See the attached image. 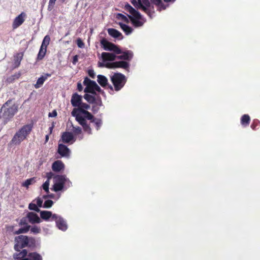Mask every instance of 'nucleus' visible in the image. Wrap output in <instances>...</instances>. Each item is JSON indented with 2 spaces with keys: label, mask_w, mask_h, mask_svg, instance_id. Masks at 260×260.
<instances>
[{
  "label": "nucleus",
  "mask_w": 260,
  "mask_h": 260,
  "mask_svg": "<svg viewBox=\"0 0 260 260\" xmlns=\"http://www.w3.org/2000/svg\"><path fill=\"white\" fill-rule=\"evenodd\" d=\"M131 3L137 9H141L143 11H147L146 8L143 7L141 0H131Z\"/></svg>",
  "instance_id": "30"
},
{
  "label": "nucleus",
  "mask_w": 260,
  "mask_h": 260,
  "mask_svg": "<svg viewBox=\"0 0 260 260\" xmlns=\"http://www.w3.org/2000/svg\"><path fill=\"white\" fill-rule=\"evenodd\" d=\"M108 88H109L111 90H113V87L111 85H108Z\"/></svg>",
  "instance_id": "63"
},
{
  "label": "nucleus",
  "mask_w": 260,
  "mask_h": 260,
  "mask_svg": "<svg viewBox=\"0 0 260 260\" xmlns=\"http://www.w3.org/2000/svg\"><path fill=\"white\" fill-rule=\"evenodd\" d=\"M27 216L23 217L21 219L19 223V225L20 226L24 225V227L20 228L18 230L14 232V234L15 235H19L20 234H24L27 233L30 228V226L28 225L27 222Z\"/></svg>",
  "instance_id": "8"
},
{
  "label": "nucleus",
  "mask_w": 260,
  "mask_h": 260,
  "mask_svg": "<svg viewBox=\"0 0 260 260\" xmlns=\"http://www.w3.org/2000/svg\"><path fill=\"white\" fill-rule=\"evenodd\" d=\"M57 152L62 157H68L70 153V149L62 144H58Z\"/></svg>",
  "instance_id": "16"
},
{
  "label": "nucleus",
  "mask_w": 260,
  "mask_h": 260,
  "mask_svg": "<svg viewBox=\"0 0 260 260\" xmlns=\"http://www.w3.org/2000/svg\"><path fill=\"white\" fill-rule=\"evenodd\" d=\"M53 204V202L52 200H48L45 201L43 207L45 208H49L52 207Z\"/></svg>",
  "instance_id": "44"
},
{
  "label": "nucleus",
  "mask_w": 260,
  "mask_h": 260,
  "mask_svg": "<svg viewBox=\"0 0 260 260\" xmlns=\"http://www.w3.org/2000/svg\"><path fill=\"white\" fill-rule=\"evenodd\" d=\"M53 218L54 219L53 221L56 222V226L59 230L64 231L67 229V224L62 217L56 214H53Z\"/></svg>",
  "instance_id": "10"
},
{
  "label": "nucleus",
  "mask_w": 260,
  "mask_h": 260,
  "mask_svg": "<svg viewBox=\"0 0 260 260\" xmlns=\"http://www.w3.org/2000/svg\"><path fill=\"white\" fill-rule=\"evenodd\" d=\"M77 89L79 91H81L83 90V87L80 82L77 83Z\"/></svg>",
  "instance_id": "58"
},
{
  "label": "nucleus",
  "mask_w": 260,
  "mask_h": 260,
  "mask_svg": "<svg viewBox=\"0 0 260 260\" xmlns=\"http://www.w3.org/2000/svg\"><path fill=\"white\" fill-rule=\"evenodd\" d=\"M57 115V112L55 110L53 111L51 113H49V117H55Z\"/></svg>",
  "instance_id": "57"
},
{
  "label": "nucleus",
  "mask_w": 260,
  "mask_h": 260,
  "mask_svg": "<svg viewBox=\"0 0 260 260\" xmlns=\"http://www.w3.org/2000/svg\"><path fill=\"white\" fill-rule=\"evenodd\" d=\"M108 32L110 36L114 38H119V37H121V39H122L123 37L120 32L118 31L117 29L114 28H108Z\"/></svg>",
  "instance_id": "27"
},
{
  "label": "nucleus",
  "mask_w": 260,
  "mask_h": 260,
  "mask_svg": "<svg viewBox=\"0 0 260 260\" xmlns=\"http://www.w3.org/2000/svg\"><path fill=\"white\" fill-rule=\"evenodd\" d=\"M120 54L121 55L117 56V59L125 60H130L133 56L132 51L130 50L122 51Z\"/></svg>",
  "instance_id": "18"
},
{
  "label": "nucleus",
  "mask_w": 260,
  "mask_h": 260,
  "mask_svg": "<svg viewBox=\"0 0 260 260\" xmlns=\"http://www.w3.org/2000/svg\"><path fill=\"white\" fill-rule=\"evenodd\" d=\"M56 0H49L47 10L51 11L53 9Z\"/></svg>",
  "instance_id": "45"
},
{
  "label": "nucleus",
  "mask_w": 260,
  "mask_h": 260,
  "mask_svg": "<svg viewBox=\"0 0 260 260\" xmlns=\"http://www.w3.org/2000/svg\"><path fill=\"white\" fill-rule=\"evenodd\" d=\"M51 76V74L46 73L45 75H42L41 77L39 78V79L37 81L36 84H35V87L36 88H39L40 87H41L44 84L45 80L48 78V77H49Z\"/></svg>",
  "instance_id": "21"
},
{
  "label": "nucleus",
  "mask_w": 260,
  "mask_h": 260,
  "mask_svg": "<svg viewBox=\"0 0 260 260\" xmlns=\"http://www.w3.org/2000/svg\"><path fill=\"white\" fill-rule=\"evenodd\" d=\"M84 98L87 102L90 104H93L97 100V98H96L94 96L86 93L84 95Z\"/></svg>",
  "instance_id": "37"
},
{
  "label": "nucleus",
  "mask_w": 260,
  "mask_h": 260,
  "mask_svg": "<svg viewBox=\"0 0 260 260\" xmlns=\"http://www.w3.org/2000/svg\"><path fill=\"white\" fill-rule=\"evenodd\" d=\"M106 66L109 69L122 68L128 71L129 68V64L125 61L121 60L108 63Z\"/></svg>",
  "instance_id": "9"
},
{
  "label": "nucleus",
  "mask_w": 260,
  "mask_h": 260,
  "mask_svg": "<svg viewBox=\"0 0 260 260\" xmlns=\"http://www.w3.org/2000/svg\"><path fill=\"white\" fill-rule=\"evenodd\" d=\"M18 107L16 104H13L9 108H1L0 109V118L3 119V124H6L18 112Z\"/></svg>",
  "instance_id": "4"
},
{
  "label": "nucleus",
  "mask_w": 260,
  "mask_h": 260,
  "mask_svg": "<svg viewBox=\"0 0 260 260\" xmlns=\"http://www.w3.org/2000/svg\"><path fill=\"white\" fill-rule=\"evenodd\" d=\"M116 54L114 53L103 52L101 57L104 61H114L117 59Z\"/></svg>",
  "instance_id": "19"
},
{
  "label": "nucleus",
  "mask_w": 260,
  "mask_h": 260,
  "mask_svg": "<svg viewBox=\"0 0 260 260\" xmlns=\"http://www.w3.org/2000/svg\"><path fill=\"white\" fill-rule=\"evenodd\" d=\"M151 2L154 5L157 6L160 10H165L166 7L162 3L161 0H150Z\"/></svg>",
  "instance_id": "39"
},
{
  "label": "nucleus",
  "mask_w": 260,
  "mask_h": 260,
  "mask_svg": "<svg viewBox=\"0 0 260 260\" xmlns=\"http://www.w3.org/2000/svg\"><path fill=\"white\" fill-rule=\"evenodd\" d=\"M111 81L116 91L121 90L125 84L127 79L125 75L120 73H115L111 77Z\"/></svg>",
  "instance_id": "5"
},
{
  "label": "nucleus",
  "mask_w": 260,
  "mask_h": 260,
  "mask_svg": "<svg viewBox=\"0 0 260 260\" xmlns=\"http://www.w3.org/2000/svg\"><path fill=\"white\" fill-rule=\"evenodd\" d=\"M30 231L31 233L36 234L40 233L41 229L37 226H34L30 229Z\"/></svg>",
  "instance_id": "48"
},
{
  "label": "nucleus",
  "mask_w": 260,
  "mask_h": 260,
  "mask_svg": "<svg viewBox=\"0 0 260 260\" xmlns=\"http://www.w3.org/2000/svg\"><path fill=\"white\" fill-rule=\"evenodd\" d=\"M108 63H107L106 64H104V63L99 62L98 64L99 67H106L107 68L106 66H107Z\"/></svg>",
  "instance_id": "59"
},
{
  "label": "nucleus",
  "mask_w": 260,
  "mask_h": 260,
  "mask_svg": "<svg viewBox=\"0 0 260 260\" xmlns=\"http://www.w3.org/2000/svg\"><path fill=\"white\" fill-rule=\"evenodd\" d=\"M143 7L146 8L147 9V11L144 12L151 18L154 13V7L151 5L150 2L144 4Z\"/></svg>",
  "instance_id": "25"
},
{
  "label": "nucleus",
  "mask_w": 260,
  "mask_h": 260,
  "mask_svg": "<svg viewBox=\"0 0 260 260\" xmlns=\"http://www.w3.org/2000/svg\"><path fill=\"white\" fill-rule=\"evenodd\" d=\"M26 15L24 12H22L14 20L12 24V27L14 29L17 28L20 26L24 21Z\"/></svg>",
  "instance_id": "13"
},
{
  "label": "nucleus",
  "mask_w": 260,
  "mask_h": 260,
  "mask_svg": "<svg viewBox=\"0 0 260 260\" xmlns=\"http://www.w3.org/2000/svg\"><path fill=\"white\" fill-rule=\"evenodd\" d=\"M40 214L41 218L45 220L48 221L50 219V221H53V214H52L51 211H41L39 212Z\"/></svg>",
  "instance_id": "20"
},
{
  "label": "nucleus",
  "mask_w": 260,
  "mask_h": 260,
  "mask_svg": "<svg viewBox=\"0 0 260 260\" xmlns=\"http://www.w3.org/2000/svg\"><path fill=\"white\" fill-rule=\"evenodd\" d=\"M12 102V100H8L6 102H5L3 105V106H2L1 108H3V109L4 108H8L7 107L10 104V103H11Z\"/></svg>",
  "instance_id": "54"
},
{
  "label": "nucleus",
  "mask_w": 260,
  "mask_h": 260,
  "mask_svg": "<svg viewBox=\"0 0 260 260\" xmlns=\"http://www.w3.org/2000/svg\"><path fill=\"white\" fill-rule=\"evenodd\" d=\"M53 127H54V126L52 125L51 127H49V131H50L49 134H51L52 133Z\"/></svg>",
  "instance_id": "62"
},
{
  "label": "nucleus",
  "mask_w": 260,
  "mask_h": 260,
  "mask_svg": "<svg viewBox=\"0 0 260 260\" xmlns=\"http://www.w3.org/2000/svg\"><path fill=\"white\" fill-rule=\"evenodd\" d=\"M61 138L63 143H68L74 139V136L72 133L65 132L62 134Z\"/></svg>",
  "instance_id": "23"
},
{
  "label": "nucleus",
  "mask_w": 260,
  "mask_h": 260,
  "mask_svg": "<svg viewBox=\"0 0 260 260\" xmlns=\"http://www.w3.org/2000/svg\"><path fill=\"white\" fill-rule=\"evenodd\" d=\"M90 120L91 123H94L95 128L97 131H99L102 125V120L101 119L94 118L93 116V118L91 119H88Z\"/></svg>",
  "instance_id": "33"
},
{
  "label": "nucleus",
  "mask_w": 260,
  "mask_h": 260,
  "mask_svg": "<svg viewBox=\"0 0 260 260\" xmlns=\"http://www.w3.org/2000/svg\"><path fill=\"white\" fill-rule=\"evenodd\" d=\"M78 55H76L74 56L73 58V60H72L73 64L75 65L77 63V62H78Z\"/></svg>",
  "instance_id": "55"
},
{
  "label": "nucleus",
  "mask_w": 260,
  "mask_h": 260,
  "mask_svg": "<svg viewBox=\"0 0 260 260\" xmlns=\"http://www.w3.org/2000/svg\"><path fill=\"white\" fill-rule=\"evenodd\" d=\"M46 176L47 177V180H49H49L51 179L52 177L54 178V177L55 176H54V174L52 172H48V173H47Z\"/></svg>",
  "instance_id": "53"
},
{
  "label": "nucleus",
  "mask_w": 260,
  "mask_h": 260,
  "mask_svg": "<svg viewBox=\"0 0 260 260\" xmlns=\"http://www.w3.org/2000/svg\"><path fill=\"white\" fill-rule=\"evenodd\" d=\"M47 52V48H44L43 46H41L39 53L37 55V60H41L45 57Z\"/></svg>",
  "instance_id": "34"
},
{
  "label": "nucleus",
  "mask_w": 260,
  "mask_h": 260,
  "mask_svg": "<svg viewBox=\"0 0 260 260\" xmlns=\"http://www.w3.org/2000/svg\"><path fill=\"white\" fill-rule=\"evenodd\" d=\"M90 107L89 105L82 102L78 108H74L71 112L72 115L75 117L76 120L83 127L84 131L89 135L92 134V129L90 124L87 123V119H92L93 115L86 110Z\"/></svg>",
  "instance_id": "2"
},
{
  "label": "nucleus",
  "mask_w": 260,
  "mask_h": 260,
  "mask_svg": "<svg viewBox=\"0 0 260 260\" xmlns=\"http://www.w3.org/2000/svg\"><path fill=\"white\" fill-rule=\"evenodd\" d=\"M142 3L143 5L149 2V0H141Z\"/></svg>",
  "instance_id": "60"
},
{
  "label": "nucleus",
  "mask_w": 260,
  "mask_h": 260,
  "mask_svg": "<svg viewBox=\"0 0 260 260\" xmlns=\"http://www.w3.org/2000/svg\"><path fill=\"white\" fill-rule=\"evenodd\" d=\"M260 122L258 119H254L252 124H251V127L252 129L255 130L257 127L259 125Z\"/></svg>",
  "instance_id": "43"
},
{
  "label": "nucleus",
  "mask_w": 260,
  "mask_h": 260,
  "mask_svg": "<svg viewBox=\"0 0 260 260\" xmlns=\"http://www.w3.org/2000/svg\"><path fill=\"white\" fill-rule=\"evenodd\" d=\"M88 73L89 76L90 77H91L92 78H94V77H95V73H94V71H93V70H89L88 71Z\"/></svg>",
  "instance_id": "56"
},
{
  "label": "nucleus",
  "mask_w": 260,
  "mask_h": 260,
  "mask_svg": "<svg viewBox=\"0 0 260 260\" xmlns=\"http://www.w3.org/2000/svg\"><path fill=\"white\" fill-rule=\"evenodd\" d=\"M250 121V118L248 114H244L241 118V124L244 127H246L249 125Z\"/></svg>",
  "instance_id": "32"
},
{
  "label": "nucleus",
  "mask_w": 260,
  "mask_h": 260,
  "mask_svg": "<svg viewBox=\"0 0 260 260\" xmlns=\"http://www.w3.org/2000/svg\"><path fill=\"white\" fill-rule=\"evenodd\" d=\"M124 8L125 10L128 11L132 15V16L128 15V17L135 27H140L143 25L144 22L141 20H142V16L138 11L128 3L124 6Z\"/></svg>",
  "instance_id": "3"
},
{
  "label": "nucleus",
  "mask_w": 260,
  "mask_h": 260,
  "mask_svg": "<svg viewBox=\"0 0 260 260\" xmlns=\"http://www.w3.org/2000/svg\"><path fill=\"white\" fill-rule=\"evenodd\" d=\"M23 56V53L22 52L18 53L14 55V63L18 67L20 65L21 61L22 60Z\"/></svg>",
  "instance_id": "35"
},
{
  "label": "nucleus",
  "mask_w": 260,
  "mask_h": 260,
  "mask_svg": "<svg viewBox=\"0 0 260 260\" xmlns=\"http://www.w3.org/2000/svg\"><path fill=\"white\" fill-rule=\"evenodd\" d=\"M98 91L99 92H100L102 94H104V91L101 89V88L100 87V86L96 84L95 87H94V91Z\"/></svg>",
  "instance_id": "52"
},
{
  "label": "nucleus",
  "mask_w": 260,
  "mask_h": 260,
  "mask_svg": "<svg viewBox=\"0 0 260 260\" xmlns=\"http://www.w3.org/2000/svg\"><path fill=\"white\" fill-rule=\"evenodd\" d=\"M50 41V37L48 35L46 36L43 39L41 46H43L44 48H47L48 45L49 44Z\"/></svg>",
  "instance_id": "40"
},
{
  "label": "nucleus",
  "mask_w": 260,
  "mask_h": 260,
  "mask_svg": "<svg viewBox=\"0 0 260 260\" xmlns=\"http://www.w3.org/2000/svg\"><path fill=\"white\" fill-rule=\"evenodd\" d=\"M21 76L20 73H16L10 77H8L6 80L7 84H9L13 83L16 80L18 79Z\"/></svg>",
  "instance_id": "29"
},
{
  "label": "nucleus",
  "mask_w": 260,
  "mask_h": 260,
  "mask_svg": "<svg viewBox=\"0 0 260 260\" xmlns=\"http://www.w3.org/2000/svg\"><path fill=\"white\" fill-rule=\"evenodd\" d=\"M77 45L79 48H83L84 47L85 44L81 39L78 38L77 39Z\"/></svg>",
  "instance_id": "49"
},
{
  "label": "nucleus",
  "mask_w": 260,
  "mask_h": 260,
  "mask_svg": "<svg viewBox=\"0 0 260 260\" xmlns=\"http://www.w3.org/2000/svg\"><path fill=\"white\" fill-rule=\"evenodd\" d=\"M82 96L77 93H74L72 94L71 103L74 107H78L81 105L82 101Z\"/></svg>",
  "instance_id": "15"
},
{
  "label": "nucleus",
  "mask_w": 260,
  "mask_h": 260,
  "mask_svg": "<svg viewBox=\"0 0 260 260\" xmlns=\"http://www.w3.org/2000/svg\"><path fill=\"white\" fill-rule=\"evenodd\" d=\"M23 140L24 139L20 135L19 133L17 131L12 138L11 143L15 145H19Z\"/></svg>",
  "instance_id": "24"
},
{
  "label": "nucleus",
  "mask_w": 260,
  "mask_h": 260,
  "mask_svg": "<svg viewBox=\"0 0 260 260\" xmlns=\"http://www.w3.org/2000/svg\"><path fill=\"white\" fill-rule=\"evenodd\" d=\"M33 128V123H31L29 124H25L23 125L20 129L18 131L20 135L25 140L27 137L30 134Z\"/></svg>",
  "instance_id": "11"
},
{
  "label": "nucleus",
  "mask_w": 260,
  "mask_h": 260,
  "mask_svg": "<svg viewBox=\"0 0 260 260\" xmlns=\"http://www.w3.org/2000/svg\"><path fill=\"white\" fill-rule=\"evenodd\" d=\"M63 187L64 186L62 185V184L57 183L55 182L53 186V189L54 191L57 192L63 189Z\"/></svg>",
  "instance_id": "41"
},
{
  "label": "nucleus",
  "mask_w": 260,
  "mask_h": 260,
  "mask_svg": "<svg viewBox=\"0 0 260 260\" xmlns=\"http://www.w3.org/2000/svg\"><path fill=\"white\" fill-rule=\"evenodd\" d=\"M54 181L57 183H61L64 186L67 178L65 175H56L54 177Z\"/></svg>",
  "instance_id": "31"
},
{
  "label": "nucleus",
  "mask_w": 260,
  "mask_h": 260,
  "mask_svg": "<svg viewBox=\"0 0 260 260\" xmlns=\"http://www.w3.org/2000/svg\"><path fill=\"white\" fill-rule=\"evenodd\" d=\"M117 18L122 20L124 22H128V18L124 15L122 14H118L117 15Z\"/></svg>",
  "instance_id": "50"
},
{
  "label": "nucleus",
  "mask_w": 260,
  "mask_h": 260,
  "mask_svg": "<svg viewBox=\"0 0 260 260\" xmlns=\"http://www.w3.org/2000/svg\"><path fill=\"white\" fill-rule=\"evenodd\" d=\"M28 209L30 210H34L37 212H39L40 211V209L38 208L37 205L33 203H31L28 205Z\"/></svg>",
  "instance_id": "42"
},
{
  "label": "nucleus",
  "mask_w": 260,
  "mask_h": 260,
  "mask_svg": "<svg viewBox=\"0 0 260 260\" xmlns=\"http://www.w3.org/2000/svg\"><path fill=\"white\" fill-rule=\"evenodd\" d=\"M119 24L120 26L121 29L124 31L126 35H129L132 32L133 29L132 28V27L128 26L127 25L123 24L121 22H120Z\"/></svg>",
  "instance_id": "36"
},
{
  "label": "nucleus",
  "mask_w": 260,
  "mask_h": 260,
  "mask_svg": "<svg viewBox=\"0 0 260 260\" xmlns=\"http://www.w3.org/2000/svg\"><path fill=\"white\" fill-rule=\"evenodd\" d=\"M36 178L32 177L26 180L24 182L22 183V186L28 188L29 185L34 184L36 182Z\"/></svg>",
  "instance_id": "38"
},
{
  "label": "nucleus",
  "mask_w": 260,
  "mask_h": 260,
  "mask_svg": "<svg viewBox=\"0 0 260 260\" xmlns=\"http://www.w3.org/2000/svg\"><path fill=\"white\" fill-rule=\"evenodd\" d=\"M165 2H170L172 1V0H164Z\"/></svg>",
  "instance_id": "64"
},
{
  "label": "nucleus",
  "mask_w": 260,
  "mask_h": 260,
  "mask_svg": "<svg viewBox=\"0 0 260 260\" xmlns=\"http://www.w3.org/2000/svg\"><path fill=\"white\" fill-rule=\"evenodd\" d=\"M16 260H43V257L37 252H27V255L26 257H23Z\"/></svg>",
  "instance_id": "14"
},
{
  "label": "nucleus",
  "mask_w": 260,
  "mask_h": 260,
  "mask_svg": "<svg viewBox=\"0 0 260 260\" xmlns=\"http://www.w3.org/2000/svg\"><path fill=\"white\" fill-rule=\"evenodd\" d=\"M14 242V249L15 252L13 254V258L15 260L27 256V250L24 249L25 248L33 249L37 247L36 239L26 235L16 236Z\"/></svg>",
  "instance_id": "1"
},
{
  "label": "nucleus",
  "mask_w": 260,
  "mask_h": 260,
  "mask_svg": "<svg viewBox=\"0 0 260 260\" xmlns=\"http://www.w3.org/2000/svg\"><path fill=\"white\" fill-rule=\"evenodd\" d=\"M49 186V181L46 180L42 185L43 189L47 192L48 193Z\"/></svg>",
  "instance_id": "47"
},
{
  "label": "nucleus",
  "mask_w": 260,
  "mask_h": 260,
  "mask_svg": "<svg viewBox=\"0 0 260 260\" xmlns=\"http://www.w3.org/2000/svg\"><path fill=\"white\" fill-rule=\"evenodd\" d=\"M33 128V123H31L29 124H25L23 125L20 129L18 131L20 135L25 140L27 137L30 134Z\"/></svg>",
  "instance_id": "12"
},
{
  "label": "nucleus",
  "mask_w": 260,
  "mask_h": 260,
  "mask_svg": "<svg viewBox=\"0 0 260 260\" xmlns=\"http://www.w3.org/2000/svg\"><path fill=\"white\" fill-rule=\"evenodd\" d=\"M26 216L28 219V221L31 224L39 223L41 221L39 216L34 212H28Z\"/></svg>",
  "instance_id": "17"
},
{
  "label": "nucleus",
  "mask_w": 260,
  "mask_h": 260,
  "mask_svg": "<svg viewBox=\"0 0 260 260\" xmlns=\"http://www.w3.org/2000/svg\"><path fill=\"white\" fill-rule=\"evenodd\" d=\"M97 78V81L101 86L105 87L108 85V79L105 76L99 75Z\"/></svg>",
  "instance_id": "28"
},
{
  "label": "nucleus",
  "mask_w": 260,
  "mask_h": 260,
  "mask_svg": "<svg viewBox=\"0 0 260 260\" xmlns=\"http://www.w3.org/2000/svg\"><path fill=\"white\" fill-rule=\"evenodd\" d=\"M83 84L86 86L84 89V92L86 93H90L92 94H96V92L94 91V87L96 83L93 80H91L88 77H85L84 79Z\"/></svg>",
  "instance_id": "7"
},
{
  "label": "nucleus",
  "mask_w": 260,
  "mask_h": 260,
  "mask_svg": "<svg viewBox=\"0 0 260 260\" xmlns=\"http://www.w3.org/2000/svg\"><path fill=\"white\" fill-rule=\"evenodd\" d=\"M93 104V105L92 106V111L93 113H96L99 111L100 107L102 106L101 98L100 96H98L96 101Z\"/></svg>",
  "instance_id": "26"
},
{
  "label": "nucleus",
  "mask_w": 260,
  "mask_h": 260,
  "mask_svg": "<svg viewBox=\"0 0 260 260\" xmlns=\"http://www.w3.org/2000/svg\"><path fill=\"white\" fill-rule=\"evenodd\" d=\"M64 164L61 160L54 161L52 165V169L54 172H59L64 168Z\"/></svg>",
  "instance_id": "22"
},
{
  "label": "nucleus",
  "mask_w": 260,
  "mask_h": 260,
  "mask_svg": "<svg viewBox=\"0 0 260 260\" xmlns=\"http://www.w3.org/2000/svg\"><path fill=\"white\" fill-rule=\"evenodd\" d=\"M37 206L39 207H42V204H43V200L42 199H41V198H38L37 199Z\"/></svg>",
  "instance_id": "51"
},
{
  "label": "nucleus",
  "mask_w": 260,
  "mask_h": 260,
  "mask_svg": "<svg viewBox=\"0 0 260 260\" xmlns=\"http://www.w3.org/2000/svg\"><path fill=\"white\" fill-rule=\"evenodd\" d=\"M49 140V135H47L45 137V143H47Z\"/></svg>",
  "instance_id": "61"
},
{
  "label": "nucleus",
  "mask_w": 260,
  "mask_h": 260,
  "mask_svg": "<svg viewBox=\"0 0 260 260\" xmlns=\"http://www.w3.org/2000/svg\"><path fill=\"white\" fill-rule=\"evenodd\" d=\"M72 131L74 134L76 135L80 134L82 133V129L79 126H73Z\"/></svg>",
  "instance_id": "46"
},
{
  "label": "nucleus",
  "mask_w": 260,
  "mask_h": 260,
  "mask_svg": "<svg viewBox=\"0 0 260 260\" xmlns=\"http://www.w3.org/2000/svg\"><path fill=\"white\" fill-rule=\"evenodd\" d=\"M100 43L101 47L106 51L113 52L116 54H120L122 52L118 46L108 41L105 38H103L100 41Z\"/></svg>",
  "instance_id": "6"
}]
</instances>
